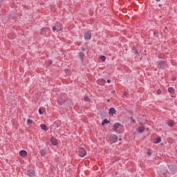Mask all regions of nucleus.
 <instances>
[{"label":"nucleus","instance_id":"f257e3e1","mask_svg":"<svg viewBox=\"0 0 177 177\" xmlns=\"http://www.w3.org/2000/svg\"><path fill=\"white\" fill-rule=\"evenodd\" d=\"M159 175H160L161 177H169V173L165 168H162L160 170Z\"/></svg>","mask_w":177,"mask_h":177},{"label":"nucleus","instance_id":"f03ea898","mask_svg":"<svg viewBox=\"0 0 177 177\" xmlns=\"http://www.w3.org/2000/svg\"><path fill=\"white\" fill-rule=\"evenodd\" d=\"M165 67H167V62L166 61H158V68L160 70H165Z\"/></svg>","mask_w":177,"mask_h":177},{"label":"nucleus","instance_id":"7ed1b4c3","mask_svg":"<svg viewBox=\"0 0 177 177\" xmlns=\"http://www.w3.org/2000/svg\"><path fill=\"white\" fill-rule=\"evenodd\" d=\"M57 102L59 106H63V104H64V102H67V100L63 97V95H59L57 99Z\"/></svg>","mask_w":177,"mask_h":177},{"label":"nucleus","instance_id":"20e7f679","mask_svg":"<svg viewBox=\"0 0 177 177\" xmlns=\"http://www.w3.org/2000/svg\"><path fill=\"white\" fill-rule=\"evenodd\" d=\"M78 156L80 157H84L86 156V150L84 147H80L78 149Z\"/></svg>","mask_w":177,"mask_h":177},{"label":"nucleus","instance_id":"39448f33","mask_svg":"<svg viewBox=\"0 0 177 177\" xmlns=\"http://www.w3.org/2000/svg\"><path fill=\"white\" fill-rule=\"evenodd\" d=\"M84 37L86 41H89V39L92 38V33L91 32V30H88L87 32H84Z\"/></svg>","mask_w":177,"mask_h":177},{"label":"nucleus","instance_id":"423d86ee","mask_svg":"<svg viewBox=\"0 0 177 177\" xmlns=\"http://www.w3.org/2000/svg\"><path fill=\"white\" fill-rule=\"evenodd\" d=\"M49 31V27H44L41 28V31H40V35H46V32Z\"/></svg>","mask_w":177,"mask_h":177},{"label":"nucleus","instance_id":"0eeeda50","mask_svg":"<svg viewBox=\"0 0 177 177\" xmlns=\"http://www.w3.org/2000/svg\"><path fill=\"white\" fill-rule=\"evenodd\" d=\"M50 142H51V145H53V146H57L59 144L57 142V139H56L54 136H51Z\"/></svg>","mask_w":177,"mask_h":177},{"label":"nucleus","instance_id":"6e6552de","mask_svg":"<svg viewBox=\"0 0 177 177\" xmlns=\"http://www.w3.org/2000/svg\"><path fill=\"white\" fill-rule=\"evenodd\" d=\"M169 169H170L171 174H172V175H174V174H176V171H177V169H176V165H170L169 166Z\"/></svg>","mask_w":177,"mask_h":177},{"label":"nucleus","instance_id":"1a4fd4ad","mask_svg":"<svg viewBox=\"0 0 177 177\" xmlns=\"http://www.w3.org/2000/svg\"><path fill=\"white\" fill-rule=\"evenodd\" d=\"M121 123L120 122H116L113 124L112 130L113 132H117V130L118 129V127H121Z\"/></svg>","mask_w":177,"mask_h":177},{"label":"nucleus","instance_id":"9d476101","mask_svg":"<svg viewBox=\"0 0 177 177\" xmlns=\"http://www.w3.org/2000/svg\"><path fill=\"white\" fill-rule=\"evenodd\" d=\"M27 175L29 177H35V175H36L35 170H28L27 172Z\"/></svg>","mask_w":177,"mask_h":177},{"label":"nucleus","instance_id":"9b49d317","mask_svg":"<svg viewBox=\"0 0 177 177\" xmlns=\"http://www.w3.org/2000/svg\"><path fill=\"white\" fill-rule=\"evenodd\" d=\"M111 140L112 142V143H116V142H118V136H117V135H112L111 136Z\"/></svg>","mask_w":177,"mask_h":177},{"label":"nucleus","instance_id":"f8f14e48","mask_svg":"<svg viewBox=\"0 0 177 177\" xmlns=\"http://www.w3.org/2000/svg\"><path fill=\"white\" fill-rule=\"evenodd\" d=\"M59 26H60V28H56V26L53 27V31H57V32H59V31H62L63 30V24L59 23Z\"/></svg>","mask_w":177,"mask_h":177},{"label":"nucleus","instance_id":"ddd939ff","mask_svg":"<svg viewBox=\"0 0 177 177\" xmlns=\"http://www.w3.org/2000/svg\"><path fill=\"white\" fill-rule=\"evenodd\" d=\"M115 113H117V111L115 110V109H114L113 107H111L109 109V115H114Z\"/></svg>","mask_w":177,"mask_h":177},{"label":"nucleus","instance_id":"4468645a","mask_svg":"<svg viewBox=\"0 0 177 177\" xmlns=\"http://www.w3.org/2000/svg\"><path fill=\"white\" fill-rule=\"evenodd\" d=\"M19 156L25 158V157H27V151L26 150H21L19 151Z\"/></svg>","mask_w":177,"mask_h":177},{"label":"nucleus","instance_id":"2eb2a0df","mask_svg":"<svg viewBox=\"0 0 177 177\" xmlns=\"http://www.w3.org/2000/svg\"><path fill=\"white\" fill-rule=\"evenodd\" d=\"M53 125H54V127H55V128H59V127L62 126V121L56 120L55 122H54Z\"/></svg>","mask_w":177,"mask_h":177},{"label":"nucleus","instance_id":"dca6fc26","mask_svg":"<svg viewBox=\"0 0 177 177\" xmlns=\"http://www.w3.org/2000/svg\"><path fill=\"white\" fill-rule=\"evenodd\" d=\"M79 57L82 63L84 62V57H85V54L83 52L79 53Z\"/></svg>","mask_w":177,"mask_h":177},{"label":"nucleus","instance_id":"f3484780","mask_svg":"<svg viewBox=\"0 0 177 177\" xmlns=\"http://www.w3.org/2000/svg\"><path fill=\"white\" fill-rule=\"evenodd\" d=\"M39 154L41 157H44V156H46L48 153L46 152V149H41L39 151Z\"/></svg>","mask_w":177,"mask_h":177},{"label":"nucleus","instance_id":"a211bd4d","mask_svg":"<svg viewBox=\"0 0 177 177\" xmlns=\"http://www.w3.org/2000/svg\"><path fill=\"white\" fill-rule=\"evenodd\" d=\"M97 84H99V85H104V84H106V80L104 79H100L97 80Z\"/></svg>","mask_w":177,"mask_h":177},{"label":"nucleus","instance_id":"6ab92c4d","mask_svg":"<svg viewBox=\"0 0 177 177\" xmlns=\"http://www.w3.org/2000/svg\"><path fill=\"white\" fill-rule=\"evenodd\" d=\"M40 128L41 129H42L43 131H48V126H46V124H40Z\"/></svg>","mask_w":177,"mask_h":177},{"label":"nucleus","instance_id":"aec40b11","mask_svg":"<svg viewBox=\"0 0 177 177\" xmlns=\"http://www.w3.org/2000/svg\"><path fill=\"white\" fill-rule=\"evenodd\" d=\"M106 124H110V120H109L107 119H104L102 122V127H104V125H106Z\"/></svg>","mask_w":177,"mask_h":177},{"label":"nucleus","instance_id":"412c9836","mask_svg":"<svg viewBox=\"0 0 177 177\" xmlns=\"http://www.w3.org/2000/svg\"><path fill=\"white\" fill-rule=\"evenodd\" d=\"M160 142H161V137H158L157 138H156V139L154 140L153 143H154L155 145H157V144H158V143H160Z\"/></svg>","mask_w":177,"mask_h":177},{"label":"nucleus","instance_id":"4be33fe9","mask_svg":"<svg viewBox=\"0 0 177 177\" xmlns=\"http://www.w3.org/2000/svg\"><path fill=\"white\" fill-rule=\"evenodd\" d=\"M138 131L139 132V133H143L145 132V127H139L138 129Z\"/></svg>","mask_w":177,"mask_h":177},{"label":"nucleus","instance_id":"5701e85b","mask_svg":"<svg viewBox=\"0 0 177 177\" xmlns=\"http://www.w3.org/2000/svg\"><path fill=\"white\" fill-rule=\"evenodd\" d=\"M167 125L171 127H174V125H175V121L169 120V122L167 123Z\"/></svg>","mask_w":177,"mask_h":177},{"label":"nucleus","instance_id":"b1692460","mask_svg":"<svg viewBox=\"0 0 177 177\" xmlns=\"http://www.w3.org/2000/svg\"><path fill=\"white\" fill-rule=\"evenodd\" d=\"M168 92L169 93H175V89L174 88V87H169Z\"/></svg>","mask_w":177,"mask_h":177},{"label":"nucleus","instance_id":"393cba45","mask_svg":"<svg viewBox=\"0 0 177 177\" xmlns=\"http://www.w3.org/2000/svg\"><path fill=\"white\" fill-rule=\"evenodd\" d=\"M147 155L148 157H151V149H148V151L147 152Z\"/></svg>","mask_w":177,"mask_h":177},{"label":"nucleus","instance_id":"a878e982","mask_svg":"<svg viewBox=\"0 0 177 177\" xmlns=\"http://www.w3.org/2000/svg\"><path fill=\"white\" fill-rule=\"evenodd\" d=\"M100 60L102 61V62H106V56L101 55L100 56Z\"/></svg>","mask_w":177,"mask_h":177},{"label":"nucleus","instance_id":"bb28decb","mask_svg":"<svg viewBox=\"0 0 177 177\" xmlns=\"http://www.w3.org/2000/svg\"><path fill=\"white\" fill-rule=\"evenodd\" d=\"M34 121H32V120L31 119H28L27 120V124H33Z\"/></svg>","mask_w":177,"mask_h":177},{"label":"nucleus","instance_id":"cd10ccee","mask_svg":"<svg viewBox=\"0 0 177 177\" xmlns=\"http://www.w3.org/2000/svg\"><path fill=\"white\" fill-rule=\"evenodd\" d=\"M84 100L85 102H89V97H88V95H84Z\"/></svg>","mask_w":177,"mask_h":177},{"label":"nucleus","instance_id":"c85d7f7f","mask_svg":"<svg viewBox=\"0 0 177 177\" xmlns=\"http://www.w3.org/2000/svg\"><path fill=\"white\" fill-rule=\"evenodd\" d=\"M133 50L135 52L136 55H138V56H139V52L138 51V50L133 48Z\"/></svg>","mask_w":177,"mask_h":177},{"label":"nucleus","instance_id":"c756f323","mask_svg":"<svg viewBox=\"0 0 177 177\" xmlns=\"http://www.w3.org/2000/svg\"><path fill=\"white\" fill-rule=\"evenodd\" d=\"M161 93H162V91H161V89H158V91H157V94L158 95H161Z\"/></svg>","mask_w":177,"mask_h":177},{"label":"nucleus","instance_id":"7c9ffc66","mask_svg":"<svg viewBox=\"0 0 177 177\" xmlns=\"http://www.w3.org/2000/svg\"><path fill=\"white\" fill-rule=\"evenodd\" d=\"M130 120H131L133 124H135V122H136V120H135V119H133V117H130Z\"/></svg>","mask_w":177,"mask_h":177},{"label":"nucleus","instance_id":"2f4dec72","mask_svg":"<svg viewBox=\"0 0 177 177\" xmlns=\"http://www.w3.org/2000/svg\"><path fill=\"white\" fill-rule=\"evenodd\" d=\"M153 35H154V37H156V38H158V32H154Z\"/></svg>","mask_w":177,"mask_h":177},{"label":"nucleus","instance_id":"473e14b6","mask_svg":"<svg viewBox=\"0 0 177 177\" xmlns=\"http://www.w3.org/2000/svg\"><path fill=\"white\" fill-rule=\"evenodd\" d=\"M53 64V61L49 60L48 63V66H52Z\"/></svg>","mask_w":177,"mask_h":177},{"label":"nucleus","instance_id":"72a5a7b5","mask_svg":"<svg viewBox=\"0 0 177 177\" xmlns=\"http://www.w3.org/2000/svg\"><path fill=\"white\" fill-rule=\"evenodd\" d=\"M39 114H40V115L44 114V112L42 111V110L41 109V108L39 109Z\"/></svg>","mask_w":177,"mask_h":177},{"label":"nucleus","instance_id":"f704fd0d","mask_svg":"<svg viewBox=\"0 0 177 177\" xmlns=\"http://www.w3.org/2000/svg\"><path fill=\"white\" fill-rule=\"evenodd\" d=\"M128 113H129V114H131V115H133V111H132V110L128 111Z\"/></svg>","mask_w":177,"mask_h":177},{"label":"nucleus","instance_id":"c9c22d12","mask_svg":"<svg viewBox=\"0 0 177 177\" xmlns=\"http://www.w3.org/2000/svg\"><path fill=\"white\" fill-rule=\"evenodd\" d=\"M2 3H3V0H0V8L2 6Z\"/></svg>","mask_w":177,"mask_h":177},{"label":"nucleus","instance_id":"e433bc0d","mask_svg":"<svg viewBox=\"0 0 177 177\" xmlns=\"http://www.w3.org/2000/svg\"><path fill=\"white\" fill-rule=\"evenodd\" d=\"M106 82H107L108 84H110V83L111 82V80H106Z\"/></svg>","mask_w":177,"mask_h":177},{"label":"nucleus","instance_id":"4c0bfd02","mask_svg":"<svg viewBox=\"0 0 177 177\" xmlns=\"http://www.w3.org/2000/svg\"><path fill=\"white\" fill-rule=\"evenodd\" d=\"M123 95H124V96H127V95H128V93H127V92H124V93H123Z\"/></svg>","mask_w":177,"mask_h":177},{"label":"nucleus","instance_id":"58836bf2","mask_svg":"<svg viewBox=\"0 0 177 177\" xmlns=\"http://www.w3.org/2000/svg\"><path fill=\"white\" fill-rule=\"evenodd\" d=\"M172 81H176V77H172Z\"/></svg>","mask_w":177,"mask_h":177},{"label":"nucleus","instance_id":"ea45409f","mask_svg":"<svg viewBox=\"0 0 177 177\" xmlns=\"http://www.w3.org/2000/svg\"><path fill=\"white\" fill-rule=\"evenodd\" d=\"M82 52H85V48L82 47Z\"/></svg>","mask_w":177,"mask_h":177},{"label":"nucleus","instance_id":"a19ab883","mask_svg":"<svg viewBox=\"0 0 177 177\" xmlns=\"http://www.w3.org/2000/svg\"><path fill=\"white\" fill-rule=\"evenodd\" d=\"M57 28H60V25H59V24L57 25Z\"/></svg>","mask_w":177,"mask_h":177},{"label":"nucleus","instance_id":"79ce46f5","mask_svg":"<svg viewBox=\"0 0 177 177\" xmlns=\"http://www.w3.org/2000/svg\"><path fill=\"white\" fill-rule=\"evenodd\" d=\"M111 93H115V90L112 91Z\"/></svg>","mask_w":177,"mask_h":177},{"label":"nucleus","instance_id":"37998d69","mask_svg":"<svg viewBox=\"0 0 177 177\" xmlns=\"http://www.w3.org/2000/svg\"><path fill=\"white\" fill-rule=\"evenodd\" d=\"M156 2H160V1H161V0H156Z\"/></svg>","mask_w":177,"mask_h":177},{"label":"nucleus","instance_id":"c03bdc74","mask_svg":"<svg viewBox=\"0 0 177 177\" xmlns=\"http://www.w3.org/2000/svg\"><path fill=\"white\" fill-rule=\"evenodd\" d=\"M106 101H107V102H110V99H108Z\"/></svg>","mask_w":177,"mask_h":177},{"label":"nucleus","instance_id":"a18cd8bd","mask_svg":"<svg viewBox=\"0 0 177 177\" xmlns=\"http://www.w3.org/2000/svg\"><path fill=\"white\" fill-rule=\"evenodd\" d=\"M165 29H166V30L167 29V27H165Z\"/></svg>","mask_w":177,"mask_h":177}]
</instances>
